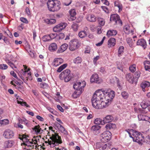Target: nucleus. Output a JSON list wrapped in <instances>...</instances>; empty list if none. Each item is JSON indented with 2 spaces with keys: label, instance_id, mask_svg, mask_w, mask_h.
Segmentation results:
<instances>
[{
  "label": "nucleus",
  "instance_id": "f257e3e1",
  "mask_svg": "<svg viewBox=\"0 0 150 150\" xmlns=\"http://www.w3.org/2000/svg\"><path fill=\"white\" fill-rule=\"evenodd\" d=\"M115 96V93L110 89L96 91L91 99L92 106L97 109H102L108 106Z\"/></svg>",
  "mask_w": 150,
  "mask_h": 150
},
{
  "label": "nucleus",
  "instance_id": "f03ea898",
  "mask_svg": "<svg viewBox=\"0 0 150 150\" xmlns=\"http://www.w3.org/2000/svg\"><path fill=\"white\" fill-rule=\"evenodd\" d=\"M125 131L129 134V137L132 138L134 141L139 144H143L144 136L140 132L132 129H128Z\"/></svg>",
  "mask_w": 150,
  "mask_h": 150
},
{
  "label": "nucleus",
  "instance_id": "7ed1b4c3",
  "mask_svg": "<svg viewBox=\"0 0 150 150\" xmlns=\"http://www.w3.org/2000/svg\"><path fill=\"white\" fill-rule=\"evenodd\" d=\"M48 9L50 11H57L60 8V3L57 0H48L47 3Z\"/></svg>",
  "mask_w": 150,
  "mask_h": 150
},
{
  "label": "nucleus",
  "instance_id": "20e7f679",
  "mask_svg": "<svg viewBox=\"0 0 150 150\" xmlns=\"http://www.w3.org/2000/svg\"><path fill=\"white\" fill-rule=\"evenodd\" d=\"M50 138L51 139V140H48V142L46 141L45 143H48L51 147H53L56 146L58 145L59 144H61L62 143L61 137L57 134L52 135V136L50 137Z\"/></svg>",
  "mask_w": 150,
  "mask_h": 150
},
{
  "label": "nucleus",
  "instance_id": "39448f33",
  "mask_svg": "<svg viewBox=\"0 0 150 150\" xmlns=\"http://www.w3.org/2000/svg\"><path fill=\"white\" fill-rule=\"evenodd\" d=\"M73 76L70 71L68 69L63 71L59 75V77L61 80L64 79L65 82L69 81Z\"/></svg>",
  "mask_w": 150,
  "mask_h": 150
},
{
  "label": "nucleus",
  "instance_id": "423d86ee",
  "mask_svg": "<svg viewBox=\"0 0 150 150\" xmlns=\"http://www.w3.org/2000/svg\"><path fill=\"white\" fill-rule=\"evenodd\" d=\"M23 66L24 67V70L23 69H21L18 72V74L22 80L24 81L25 78H27L28 77L31 76V73L29 69H27V67L25 65H23Z\"/></svg>",
  "mask_w": 150,
  "mask_h": 150
},
{
  "label": "nucleus",
  "instance_id": "0eeeda50",
  "mask_svg": "<svg viewBox=\"0 0 150 150\" xmlns=\"http://www.w3.org/2000/svg\"><path fill=\"white\" fill-rule=\"evenodd\" d=\"M86 83L84 81H81L76 82L73 85L74 88L76 90L80 91L82 93L83 91V88L85 86Z\"/></svg>",
  "mask_w": 150,
  "mask_h": 150
},
{
  "label": "nucleus",
  "instance_id": "6e6552de",
  "mask_svg": "<svg viewBox=\"0 0 150 150\" xmlns=\"http://www.w3.org/2000/svg\"><path fill=\"white\" fill-rule=\"evenodd\" d=\"M111 134L110 132L106 131L104 132L100 135V140L103 142H106L111 138Z\"/></svg>",
  "mask_w": 150,
  "mask_h": 150
},
{
  "label": "nucleus",
  "instance_id": "1a4fd4ad",
  "mask_svg": "<svg viewBox=\"0 0 150 150\" xmlns=\"http://www.w3.org/2000/svg\"><path fill=\"white\" fill-rule=\"evenodd\" d=\"M69 49L70 51H74L79 47V43L78 40L76 39L71 40L69 42Z\"/></svg>",
  "mask_w": 150,
  "mask_h": 150
},
{
  "label": "nucleus",
  "instance_id": "9d476101",
  "mask_svg": "<svg viewBox=\"0 0 150 150\" xmlns=\"http://www.w3.org/2000/svg\"><path fill=\"white\" fill-rule=\"evenodd\" d=\"M67 25V24L65 23H60L53 28V30L55 32H59L64 29Z\"/></svg>",
  "mask_w": 150,
  "mask_h": 150
},
{
  "label": "nucleus",
  "instance_id": "9b49d317",
  "mask_svg": "<svg viewBox=\"0 0 150 150\" xmlns=\"http://www.w3.org/2000/svg\"><path fill=\"white\" fill-rule=\"evenodd\" d=\"M111 21H114L117 24H122V22L120 20L119 16L117 14H113L111 15L110 18Z\"/></svg>",
  "mask_w": 150,
  "mask_h": 150
},
{
  "label": "nucleus",
  "instance_id": "f8f14e48",
  "mask_svg": "<svg viewBox=\"0 0 150 150\" xmlns=\"http://www.w3.org/2000/svg\"><path fill=\"white\" fill-rule=\"evenodd\" d=\"M3 135L6 139H10L13 137L14 133L12 131L7 129L4 132Z\"/></svg>",
  "mask_w": 150,
  "mask_h": 150
},
{
  "label": "nucleus",
  "instance_id": "ddd939ff",
  "mask_svg": "<svg viewBox=\"0 0 150 150\" xmlns=\"http://www.w3.org/2000/svg\"><path fill=\"white\" fill-rule=\"evenodd\" d=\"M133 38V39L130 38H128L126 39L127 43L131 47L134 46L135 41V38H137V36H134Z\"/></svg>",
  "mask_w": 150,
  "mask_h": 150
},
{
  "label": "nucleus",
  "instance_id": "4468645a",
  "mask_svg": "<svg viewBox=\"0 0 150 150\" xmlns=\"http://www.w3.org/2000/svg\"><path fill=\"white\" fill-rule=\"evenodd\" d=\"M63 62V60L62 58H56L54 59L52 64L55 67H57L62 63Z\"/></svg>",
  "mask_w": 150,
  "mask_h": 150
},
{
  "label": "nucleus",
  "instance_id": "2eb2a0df",
  "mask_svg": "<svg viewBox=\"0 0 150 150\" xmlns=\"http://www.w3.org/2000/svg\"><path fill=\"white\" fill-rule=\"evenodd\" d=\"M138 118L139 121H146L150 123V118L147 116L140 114L138 115Z\"/></svg>",
  "mask_w": 150,
  "mask_h": 150
},
{
  "label": "nucleus",
  "instance_id": "dca6fc26",
  "mask_svg": "<svg viewBox=\"0 0 150 150\" xmlns=\"http://www.w3.org/2000/svg\"><path fill=\"white\" fill-rule=\"evenodd\" d=\"M86 19L88 21L91 22H95L96 20V18L93 14H90L86 15Z\"/></svg>",
  "mask_w": 150,
  "mask_h": 150
},
{
  "label": "nucleus",
  "instance_id": "f3484780",
  "mask_svg": "<svg viewBox=\"0 0 150 150\" xmlns=\"http://www.w3.org/2000/svg\"><path fill=\"white\" fill-rule=\"evenodd\" d=\"M126 78L127 80L131 84L133 83L135 81L134 77L130 73L126 74Z\"/></svg>",
  "mask_w": 150,
  "mask_h": 150
},
{
  "label": "nucleus",
  "instance_id": "a211bd4d",
  "mask_svg": "<svg viewBox=\"0 0 150 150\" xmlns=\"http://www.w3.org/2000/svg\"><path fill=\"white\" fill-rule=\"evenodd\" d=\"M137 45L142 46L145 49L146 46V42L145 40L143 39H139L137 42Z\"/></svg>",
  "mask_w": 150,
  "mask_h": 150
},
{
  "label": "nucleus",
  "instance_id": "6ab92c4d",
  "mask_svg": "<svg viewBox=\"0 0 150 150\" xmlns=\"http://www.w3.org/2000/svg\"><path fill=\"white\" fill-rule=\"evenodd\" d=\"M68 47V45L66 43H64L61 45L60 47L57 50V52L58 53L63 52L67 49Z\"/></svg>",
  "mask_w": 150,
  "mask_h": 150
},
{
  "label": "nucleus",
  "instance_id": "aec40b11",
  "mask_svg": "<svg viewBox=\"0 0 150 150\" xmlns=\"http://www.w3.org/2000/svg\"><path fill=\"white\" fill-rule=\"evenodd\" d=\"M140 105L142 108L146 109L150 105V101L148 100H143L141 103Z\"/></svg>",
  "mask_w": 150,
  "mask_h": 150
},
{
  "label": "nucleus",
  "instance_id": "412c9836",
  "mask_svg": "<svg viewBox=\"0 0 150 150\" xmlns=\"http://www.w3.org/2000/svg\"><path fill=\"white\" fill-rule=\"evenodd\" d=\"M116 44V40L114 38H110L108 41V47L109 48L114 46Z\"/></svg>",
  "mask_w": 150,
  "mask_h": 150
},
{
  "label": "nucleus",
  "instance_id": "4be33fe9",
  "mask_svg": "<svg viewBox=\"0 0 150 150\" xmlns=\"http://www.w3.org/2000/svg\"><path fill=\"white\" fill-rule=\"evenodd\" d=\"M140 86L143 91L145 92L146 91L145 88H148L150 86V83L148 81H144L141 83Z\"/></svg>",
  "mask_w": 150,
  "mask_h": 150
},
{
  "label": "nucleus",
  "instance_id": "5701e85b",
  "mask_svg": "<svg viewBox=\"0 0 150 150\" xmlns=\"http://www.w3.org/2000/svg\"><path fill=\"white\" fill-rule=\"evenodd\" d=\"M98 75L96 74H93L91 76L90 80L91 82L93 83L95 82L96 83H99L98 81Z\"/></svg>",
  "mask_w": 150,
  "mask_h": 150
},
{
  "label": "nucleus",
  "instance_id": "b1692460",
  "mask_svg": "<svg viewBox=\"0 0 150 150\" xmlns=\"http://www.w3.org/2000/svg\"><path fill=\"white\" fill-rule=\"evenodd\" d=\"M69 13L70 16V19L71 21H73L76 18L75 16L76 14V13L74 9H72L69 11Z\"/></svg>",
  "mask_w": 150,
  "mask_h": 150
},
{
  "label": "nucleus",
  "instance_id": "393cba45",
  "mask_svg": "<svg viewBox=\"0 0 150 150\" xmlns=\"http://www.w3.org/2000/svg\"><path fill=\"white\" fill-rule=\"evenodd\" d=\"M14 144V142L12 140L6 141L4 142V146L5 148L11 147Z\"/></svg>",
  "mask_w": 150,
  "mask_h": 150
},
{
  "label": "nucleus",
  "instance_id": "a878e982",
  "mask_svg": "<svg viewBox=\"0 0 150 150\" xmlns=\"http://www.w3.org/2000/svg\"><path fill=\"white\" fill-rule=\"evenodd\" d=\"M113 120V118L111 115H108L103 118V121L104 124L105 123H109L112 122Z\"/></svg>",
  "mask_w": 150,
  "mask_h": 150
},
{
  "label": "nucleus",
  "instance_id": "bb28decb",
  "mask_svg": "<svg viewBox=\"0 0 150 150\" xmlns=\"http://www.w3.org/2000/svg\"><path fill=\"white\" fill-rule=\"evenodd\" d=\"M33 129L37 134H41L43 130L39 125L35 126Z\"/></svg>",
  "mask_w": 150,
  "mask_h": 150
},
{
  "label": "nucleus",
  "instance_id": "cd10ccee",
  "mask_svg": "<svg viewBox=\"0 0 150 150\" xmlns=\"http://www.w3.org/2000/svg\"><path fill=\"white\" fill-rule=\"evenodd\" d=\"M114 5L115 6L117 7L118 8L119 12H120L122 11V9L123 6L122 4L120 1H115L114 2Z\"/></svg>",
  "mask_w": 150,
  "mask_h": 150
},
{
  "label": "nucleus",
  "instance_id": "c85d7f7f",
  "mask_svg": "<svg viewBox=\"0 0 150 150\" xmlns=\"http://www.w3.org/2000/svg\"><path fill=\"white\" fill-rule=\"evenodd\" d=\"M17 103L18 104H20L22 106H25L27 107L30 108V106L28 105L26 102L23 101V100L19 98L18 99V98H17Z\"/></svg>",
  "mask_w": 150,
  "mask_h": 150
},
{
  "label": "nucleus",
  "instance_id": "c756f323",
  "mask_svg": "<svg viewBox=\"0 0 150 150\" xmlns=\"http://www.w3.org/2000/svg\"><path fill=\"white\" fill-rule=\"evenodd\" d=\"M117 33V32L115 30H109L107 31V35L108 37H109L111 36L115 35Z\"/></svg>",
  "mask_w": 150,
  "mask_h": 150
},
{
  "label": "nucleus",
  "instance_id": "7c9ffc66",
  "mask_svg": "<svg viewBox=\"0 0 150 150\" xmlns=\"http://www.w3.org/2000/svg\"><path fill=\"white\" fill-rule=\"evenodd\" d=\"M44 21L47 24H52L55 23L56 20L54 19L46 18L44 19Z\"/></svg>",
  "mask_w": 150,
  "mask_h": 150
},
{
  "label": "nucleus",
  "instance_id": "2f4dec72",
  "mask_svg": "<svg viewBox=\"0 0 150 150\" xmlns=\"http://www.w3.org/2000/svg\"><path fill=\"white\" fill-rule=\"evenodd\" d=\"M144 64L145 69L150 71V62L148 61H145L144 62Z\"/></svg>",
  "mask_w": 150,
  "mask_h": 150
},
{
  "label": "nucleus",
  "instance_id": "473e14b6",
  "mask_svg": "<svg viewBox=\"0 0 150 150\" xmlns=\"http://www.w3.org/2000/svg\"><path fill=\"white\" fill-rule=\"evenodd\" d=\"M57 48V46L56 43H53L51 44L49 46V50L51 51L55 50Z\"/></svg>",
  "mask_w": 150,
  "mask_h": 150
},
{
  "label": "nucleus",
  "instance_id": "72a5a7b5",
  "mask_svg": "<svg viewBox=\"0 0 150 150\" xmlns=\"http://www.w3.org/2000/svg\"><path fill=\"white\" fill-rule=\"evenodd\" d=\"M124 48L123 46H120L118 49V56L120 57L122 55L124 50Z\"/></svg>",
  "mask_w": 150,
  "mask_h": 150
},
{
  "label": "nucleus",
  "instance_id": "f704fd0d",
  "mask_svg": "<svg viewBox=\"0 0 150 150\" xmlns=\"http://www.w3.org/2000/svg\"><path fill=\"white\" fill-rule=\"evenodd\" d=\"M9 120L7 119L0 120V126H4L9 124Z\"/></svg>",
  "mask_w": 150,
  "mask_h": 150
},
{
  "label": "nucleus",
  "instance_id": "c9c22d12",
  "mask_svg": "<svg viewBox=\"0 0 150 150\" xmlns=\"http://www.w3.org/2000/svg\"><path fill=\"white\" fill-rule=\"evenodd\" d=\"M82 93H81V91H80L75 90L74 93L72 94V96L74 98H76L79 97Z\"/></svg>",
  "mask_w": 150,
  "mask_h": 150
},
{
  "label": "nucleus",
  "instance_id": "e433bc0d",
  "mask_svg": "<svg viewBox=\"0 0 150 150\" xmlns=\"http://www.w3.org/2000/svg\"><path fill=\"white\" fill-rule=\"evenodd\" d=\"M94 123L98 125H103L104 124L103 120H102L101 119L98 118H96L95 120Z\"/></svg>",
  "mask_w": 150,
  "mask_h": 150
},
{
  "label": "nucleus",
  "instance_id": "4c0bfd02",
  "mask_svg": "<svg viewBox=\"0 0 150 150\" xmlns=\"http://www.w3.org/2000/svg\"><path fill=\"white\" fill-rule=\"evenodd\" d=\"M59 129L62 133L65 134H67V132L62 125L59 124Z\"/></svg>",
  "mask_w": 150,
  "mask_h": 150
},
{
  "label": "nucleus",
  "instance_id": "58836bf2",
  "mask_svg": "<svg viewBox=\"0 0 150 150\" xmlns=\"http://www.w3.org/2000/svg\"><path fill=\"white\" fill-rule=\"evenodd\" d=\"M78 35L79 37L81 38H83L87 35V32L84 30L81 31L79 32Z\"/></svg>",
  "mask_w": 150,
  "mask_h": 150
},
{
  "label": "nucleus",
  "instance_id": "ea45409f",
  "mask_svg": "<svg viewBox=\"0 0 150 150\" xmlns=\"http://www.w3.org/2000/svg\"><path fill=\"white\" fill-rule=\"evenodd\" d=\"M130 26L129 25H126L124 27V31L126 34H130Z\"/></svg>",
  "mask_w": 150,
  "mask_h": 150
},
{
  "label": "nucleus",
  "instance_id": "a19ab883",
  "mask_svg": "<svg viewBox=\"0 0 150 150\" xmlns=\"http://www.w3.org/2000/svg\"><path fill=\"white\" fill-rule=\"evenodd\" d=\"M116 125L115 124L113 123H110L107 124L105 126V128L107 129H114L116 127Z\"/></svg>",
  "mask_w": 150,
  "mask_h": 150
},
{
  "label": "nucleus",
  "instance_id": "79ce46f5",
  "mask_svg": "<svg viewBox=\"0 0 150 150\" xmlns=\"http://www.w3.org/2000/svg\"><path fill=\"white\" fill-rule=\"evenodd\" d=\"M134 110L136 112L138 113H146L147 112V111H145V110H143L141 108H134Z\"/></svg>",
  "mask_w": 150,
  "mask_h": 150
},
{
  "label": "nucleus",
  "instance_id": "37998d69",
  "mask_svg": "<svg viewBox=\"0 0 150 150\" xmlns=\"http://www.w3.org/2000/svg\"><path fill=\"white\" fill-rule=\"evenodd\" d=\"M82 62V59L81 57H76L73 60L74 63L76 64L81 63Z\"/></svg>",
  "mask_w": 150,
  "mask_h": 150
},
{
  "label": "nucleus",
  "instance_id": "c03bdc74",
  "mask_svg": "<svg viewBox=\"0 0 150 150\" xmlns=\"http://www.w3.org/2000/svg\"><path fill=\"white\" fill-rule=\"evenodd\" d=\"M67 66L66 64H64L59 67L57 69V71L58 72H61L63 70L65 69Z\"/></svg>",
  "mask_w": 150,
  "mask_h": 150
},
{
  "label": "nucleus",
  "instance_id": "a18cd8bd",
  "mask_svg": "<svg viewBox=\"0 0 150 150\" xmlns=\"http://www.w3.org/2000/svg\"><path fill=\"white\" fill-rule=\"evenodd\" d=\"M140 76V72L139 71H137L134 74V78L135 81H137L138 79L139 78Z\"/></svg>",
  "mask_w": 150,
  "mask_h": 150
},
{
  "label": "nucleus",
  "instance_id": "49530a36",
  "mask_svg": "<svg viewBox=\"0 0 150 150\" xmlns=\"http://www.w3.org/2000/svg\"><path fill=\"white\" fill-rule=\"evenodd\" d=\"M42 40L44 42H47L50 40L51 39L49 35H46L43 37Z\"/></svg>",
  "mask_w": 150,
  "mask_h": 150
},
{
  "label": "nucleus",
  "instance_id": "de8ad7c7",
  "mask_svg": "<svg viewBox=\"0 0 150 150\" xmlns=\"http://www.w3.org/2000/svg\"><path fill=\"white\" fill-rule=\"evenodd\" d=\"M78 25L75 23H74L71 25V28L75 31H76L78 30Z\"/></svg>",
  "mask_w": 150,
  "mask_h": 150
},
{
  "label": "nucleus",
  "instance_id": "09e8293b",
  "mask_svg": "<svg viewBox=\"0 0 150 150\" xmlns=\"http://www.w3.org/2000/svg\"><path fill=\"white\" fill-rule=\"evenodd\" d=\"M136 65L134 64L130 66L129 67L130 71L132 72H134L136 70Z\"/></svg>",
  "mask_w": 150,
  "mask_h": 150
},
{
  "label": "nucleus",
  "instance_id": "8fccbe9b",
  "mask_svg": "<svg viewBox=\"0 0 150 150\" xmlns=\"http://www.w3.org/2000/svg\"><path fill=\"white\" fill-rule=\"evenodd\" d=\"M100 128V127L98 125L93 126L91 128V130L93 131L98 130Z\"/></svg>",
  "mask_w": 150,
  "mask_h": 150
},
{
  "label": "nucleus",
  "instance_id": "3c124183",
  "mask_svg": "<svg viewBox=\"0 0 150 150\" xmlns=\"http://www.w3.org/2000/svg\"><path fill=\"white\" fill-rule=\"evenodd\" d=\"M98 19L99 24L103 26L105 24V21L104 19L102 18H98Z\"/></svg>",
  "mask_w": 150,
  "mask_h": 150
},
{
  "label": "nucleus",
  "instance_id": "603ef678",
  "mask_svg": "<svg viewBox=\"0 0 150 150\" xmlns=\"http://www.w3.org/2000/svg\"><path fill=\"white\" fill-rule=\"evenodd\" d=\"M21 122H23V124L27 127L30 126V123L28 120H27L25 118H24L23 120H21Z\"/></svg>",
  "mask_w": 150,
  "mask_h": 150
},
{
  "label": "nucleus",
  "instance_id": "864d4df0",
  "mask_svg": "<svg viewBox=\"0 0 150 150\" xmlns=\"http://www.w3.org/2000/svg\"><path fill=\"white\" fill-rule=\"evenodd\" d=\"M144 142H146L148 144H150V138L149 136H146L145 138L144 137L143 143Z\"/></svg>",
  "mask_w": 150,
  "mask_h": 150
},
{
  "label": "nucleus",
  "instance_id": "5fc2aeb1",
  "mask_svg": "<svg viewBox=\"0 0 150 150\" xmlns=\"http://www.w3.org/2000/svg\"><path fill=\"white\" fill-rule=\"evenodd\" d=\"M21 122V121L20 120H19V122L17 124H14V126L16 127H18L21 129H22L23 128V126L21 125L20 123Z\"/></svg>",
  "mask_w": 150,
  "mask_h": 150
},
{
  "label": "nucleus",
  "instance_id": "6e6d98bb",
  "mask_svg": "<svg viewBox=\"0 0 150 150\" xmlns=\"http://www.w3.org/2000/svg\"><path fill=\"white\" fill-rule=\"evenodd\" d=\"M121 95L122 97L125 98H127L128 96V93L125 91L122 92L121 93Z\"/></svg>",
  "mask_w": 150,
  "mask_h": 150
},
{
  "label": "nucleus",
  "instance_id": "4d7b16f0",
  "mask_svg": "<svg viewBox=\"0 0 150 150\" xmlns=\"http://www.w3.org/2000/svg\"><path fill=\"white\" fill-rule=\"evenodd\" d=\"M57 35V34L56 33H52L49 35L51 40L54 38L56 37Z\"/></svg>",
  "mask_w": 150,
  "mask_h": 150
},
{
  "label": "nucleus",
  "instance_id": "13d9d810",
  "mask_svg": "<svg viewBox=\"0 0 150 150\" xmlns=\"http://www.w3.org/2000/svg\"><path fill=\"white\" fill-rule=\"evenodd\" d=\"M10 74L11 75L13 76L14 78L16 79L18 81H20V79L17 76L16 74L13 71H11L10 72Z\"/></svg>",
  "mask_w": 150,
  "mask_h": 150
},
{
  "label": "nucleus",
  "instance_id": "bf43d9fd",
  "mask_svg": "<svg viewBox=\"0 0 150 150\" xmlns=\"http://www.w3.org/2000/svg\"><path fill=\"white\" fill-rule=\"evenodd\" d=\"M48 86V85L45 83H40V87L43 88H46Z\"/></svg>",
  "mask_w": 150,
  "mask_h": 150
},
{
  "label": "nucleus",
  "instance_id": "052dcab7",
  "mask_svg": "<svg viewBox=\"0 0 150 150\" xmlns=\"http://www.w3.org/2000/svg\"><path fill=\"white\" fill-rule=\"evenodd\" d=\"M8 68V66L6 64H3L0 65V68L2 69H6Z\"/></svg>",
  "mask_w": 150,
  "mask_h": 150
},
{
  "label": "nucleus",
  "instance_id": "680f3d73",
  "mask_svg": "<svg viewBox=\"0 0 150 150\" xmlns=\"http://www.w3.org/2000/svg\"><path fill=\"white\" fill-rule=\"evenodd\" d=\"M20 20L22 22L25 23H28V22L27 20L24 17H21L20 18Z\"/></svg>",
  "mask_w": 150,
  "mask_h": 150
},
{
  "label": "nucleus",
  "instance_id": "e2e57ef3",
  "mask_svg": "<svg viewBox=\"0 0 150 150\" xmlns=\"http://www.w3.org/2000/svg\"><path fill=\"white\" fill-rule=\"evenodd\" d=\"M102 144L100 143H97L94 146L95 148L97 149H100L102 146Z\"/></svg>",
  "mask_w": 150,
  "mask_h": 150
},
{
  "label": "nucleus",
  "instance_id": "0e129e2a",
  "mask_svg": "<svg viewBox=\"0 0 150 150\" xmlns=\"http://www.w3.org/2000/svg\"><path fill=\"white\" fill-rule=\"evenodd\" d=\"M102 9L104 11L105 13H108L109 12V10L106 6H102L101 7Z\"/></svg>",
  "mask_w": 150,
  "mask_h": 150
},
{
  "label": "nucleus",
  "instance_id": "69168bd1",
  "mask_svg": "<svg viewBox=\"0 0 150 150\" xmlns=\"http://www.w3.org/2000/svg\"><path fill=\"white\" fill-rule=\"evenodd\" d=\"M58 37L59 39H63L65 37V35L63 33H60L58 35Z\"/></svg>",
  "mask_w": 150,
  "mask_h": 150
},
{
  "label": "nucleus",
  "instance_id": "338daca9",
  "mask_svg": "<svg viewBox=\"0 0 150 150\" xmlns=\"http://www.w3.org/2000/svg\"><path fill=\"white\" fill-rule=\"evenodd\" d=\"M32 92L36 96H37L39 95V92L37 90L33 89L32 90Z\"/></svg>",
  "mask_w": 150,
  "mask_h": 150
},
{
  "label": "nucleus",
  "instance_id": "774afa93",
  "mask_svg": "<svg viewBox=\"0 0 150 150\" xmlns=\"http://www.w3.org/2000/svg\"><path fill=\"white\" fill-rule=\"evenodd\" d=\"M100 58L99 56H97L96 57H95L93 59V63L95 65L96 64L97 61Z\"/></svg>",
  "mask_w": 150,
  "mask_h": 150
}]
</instances>
